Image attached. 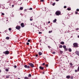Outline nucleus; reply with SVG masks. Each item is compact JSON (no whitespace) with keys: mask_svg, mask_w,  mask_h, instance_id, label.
Listing matches in <instances>:
<instances>
[{"mask_svg":"<svg viewBox=\"0 0 79 79\" xmlns=\"http://www.w3.org/2000/svg\"><path fill=\"white\" fill-rule=\"evenodd\" d=\"M35 56L36 57H37V56H38V55L37 54Z\"/></svg>","mask_w":79,"mask_h":79,"instance_id":"46","label":"nucleus"},{"mask_svg":"<svg viewBox=\"0 0 79 79\" xmlns=\"http://www.w3.org/2000/svg\"><path fill=\"white\" fill-rule=\"evenodd\" d=\"M52 54H55L56 53V52H54L52 53Z\"/></svg>","mask_w":79,"mask_h":79,"instance_id":"34","label":"nucleus"},{"mask_svg":"<svg viewBox=\"0 0 79 79\" xmlns=\"http://www.w3.org/2000/svg\"><path fill=\"white\" fill-rule=\"evenodd\" d=\"M64 49L65 51H68V48H66Z\"/></svg>","mask_w":79,"mask_h":79,"instance_id":"26","label":"nucleus"},{"mask_svg":"<svg viewBox=\"0 0 79 79\" xmlns=\"http://www.w3.org/2000/svg\"><path fill=\"white\" fill-rule=\"evenodd\" d=\"M76 11H79V9H77Z\"/></svg>","mask_w":79,"mask_h":79,"instance_id":"38","label":"nucleus"},{"mask_svg":"<svg viewBox=\"0 0 79 79\" xmlns=\"http://www.w3.org/2000/svg\"><path fill=\"white\" fill-rule=\"evenodd\" d=\"M6 71L7 72H8L9 71V70L8 69H6Z\"/></svg>","mask_w":79,"mask_h":79,"instance_id":"27","label":"nucleus"},{"mask_svg":"<svg viewBox=\"0 0 79 79\" xmlns=\"http://www.w3.org/2000/svg\"><path fill=\"white\" fill-rule=\"evenodd\" d=\"M5 32H6V30H5Z\"/></svg>","mask_w":79,"mask_h":79,"instance_id":"54","label":"nucleus"},{"mask_svg":"<svg viewBox=\"0 0 79 79\" xmlns=\"http://www.w3.org/2000/svg\"><path fill=\"white\" fill-rule=\"evenodd\" d=\"M77 37L78 38H79V35L77 36Z\"/></svg>","mask_w":79,"mask_h":79,"instance_id":"53","label":"nucleus"},{"mask_svg":"<svg viewBox=\"0 0 79 79\" xmlns=\"http://www.w3.org/2000/svg\"><path fill=\"white\" fill-rule=\"evenodd\" d=\"M61 14V12L58 11H57L56 12V14L57 15V16H59V15H60Z\"/></svg>","mask_w":79,"mask_h":79,"instance_id":"4","label":"nucleus"},{"mask_svg":"<svg viewBox=\"0 0 79 79\" xmlns=\"http://www.w3.org/2000/svg\"><path fill=\"white\" fill-rule=\"evenodd\" d=\"M70 65H71V66H72V65H73V64H72V63H70Z\"/></svg>","mask_w":79,"mask_h":79,"instance_id":"37","label":"nucleus"},{"mask_svg":"<svg viewBox=\"0 0 79 79\" xmlns=\"http://www.w3.org/2000/svg\"><path fill=\"white\" fill-rule=\"evenodd\" d=\"M73 47L74 48H77L78 47V44L77 43H75L73 44Z\"/></svg>","mask_w":79,"mask_h":79,"instance_id":"1","label":"nucleus"},{"mask_svg":"<svg viewBox=\"0 0 79 79\" xmlns=\"http://www.w3.org/2000/svg\"><path fill=\"white\" fill-rule=\"evenodd\" d=\"M32 75H31V74H30L28 75V77H31Z\"/></svg>","mask_w":79,"mask_h":79,"instance_id":"18","label":"nucleus"},{"mask_svg":"<svg viewBox=\"0 0 79 79\" xmlns=\"http://www.w3.org/2000/svg\"><path fill=\"white\" fill-rule=\"evenodd\" d=\"M64 8H66V6H64Z\"/></svg>","mask_w":79,"mask_h":79,"instance_id":"42","label":"nucleus"},{"mask_svg":"<svg viewBox=\"0 0 79 79\" xmlns=\"http://www.w3.org/2000/svg\"><path fill=\"white\" fill-rule=\"evenodd\" d=\"M62 47H63V46L62 45H60L59 46V48H62Z\"/></svg>","mask_w":79,"mask_h":79,"instance_id":"23","label":"nucleus"},{"mask_svg":"<svg viewBox=\"0 0 79 79\" xmlns=\"http://www.w3.org/2000/svg\"><path fill=\"white\" fill-rule=\"evenodd\" d=\"M1 15H3V16H4V15H5V14H4V13H2Z\"/></svg>","mask_w":79,"mask_h":79,"instance_id":"32","label":"nucleus"},{"mask_svg":"<svg viewBox=\"0 0 79 79\" xmlns=\"http://www.w3.org/2000/svg\"><path fill=\"white\" fill-rule=\"evenodd\" d=\"M60 54H62L63 53V52L62 51H60L59 52Z\"/></svg>","mask_w":79,"mask_h":79,"instance_id":"17","label":"nucleus"},{"mask_svg":"<svg viewBox=\"0 0 79 79\" xmlns=\"http://www.w3.org/2000/svg\"><path fill=\"white\" fill-rule=\"evenodd\" d=\"M70 79H73V77L72 76L70 77Z\"/></svg>","mask_w":79,"mask_h":79,"instance_id":"39","label":"nucleus"},{"mask_svg":"<svg viewBox=\"0 0 79 79\" xmlns=\"http://www.w3.org/2000/svg\"><path fill=\"white\" fill-rule=\"evenodd\" d=\"M15 28L16 29H18V30H19V29H21V26H16Z\"/></svg>","mask_w":79,"mask_h":79,"instance_id":"6","label":"nucleus"},{"mask_svg":"<svg viewBox=\"0 0 79 79\" xmlns=\"http://www.w3.org/2000/svg\"><path fill=\"white\" fill-rule=\"evenodd\" d=\"M75 53L76 54V55H78V56H79V52L77 51H76L75 52Z\"/></svg>","mask_w":79,"mask_h":79,"instance_id":"7","label":"nucleus"},{"mask_svg":"<svg viewBox=\"0 0 79 79\" xmlns=\"http://www.w3.org/2000/svg\"><path fill=\"white\" fill-rule=\"evenodd\" d=\"M27 42H31V40H28Z\"/></svg>","mask_w":79,"mask_h":79,"instance_id":"33","label":"nucleus"},{"mask_svg":"<svg viewBox=\"0 0 79 79\" xmlns=\"http://www.w3.org/2000/svg\"><path fill=\"white\" fill-rule=\"evenodd\" d=\"M31 25H32V23H31Z\"/></svg>","mask_w":79,"mask_h":79,"instance_id":"56","label":"nucleus"},{"mask_svg":"<svg viewBox=\"0 0 79 79\" xmlns=\"http://www.w3.org/2000/svg\"><path fill=\"white\" fill-rule=\"evenodd\" d=\"M45 63H43L42 64V65L43 66H44V65H45Z\"/></svg>","mask_w":79,"mask_h":79,"instance_id":"35","label":"nucleus"},{"mask_svg":"<svg viewBox=\"0 0 79 79\" xmlns=\"http://www.w3.org/2000/svg\"><path fill=\"white\" fill-rule=\"evenodd\" d=\"M3 53L4 54H5L6 55H8V54L10 53V52L8 51H6L5 52H3Z\"/></svg>","mask_w":79,"mask_h":79,"instance_id":"3","label":"nucleus"},{"mask_svg":"<svg viewBox=\"0 0 79 79\" xmlns=\"http://www.w3.org/2000/svg\"><path fill=\"white\" fill-rule=\"evenodd\" d=\"M6 39L7 40H8V39H10V37H6Z\"/></svg>","mask_w":79,"mask_h":79,"instance_id":"22","label":"nucleus"},{"mask_svg":"<svg viewBox=\"0 0 79 79\" xmlns=\"http://www.w3.org/2000/svg\"><path fill=\"white\" fill-rule=\"evenodd\" d=\"M69 52H71L72 51V50L71 48H69L68 49Z\"/></svg>","mask_w":79,"mask_h":79,"instance_id":"12","label":"nucleus"},{"mask_svg":"<svg viewBox=\"0 0 79 79\" xmlns=\"http://www.w3.org/2000/svg\"><path fill=\"white\" fill-rule=\"evenodd\" d=\"M20 10H23V7H20Z\"/></svg>","mask_w":79,"mask_h":79,"instance_id":"19","label":"nucleus"},{"mask_svg":"<svg viewBox=\"0 0 79 79\" xmlns=\"http://www.w3.org/2000/svg\"><path fill=\"white\" fill-rule=\"evenodd\" d=\"M20 25L22 27H24V23H22Z\"/></svg>","mask_w":79,"mask_h":79,"instance_id":"8","label":"nucleus"},{"mask_svg":"<svg viewBox=\"0 0 79 79\" xmlns=\"http://www.w3.org/2000/svg\"><path fill=\"white\" fill-rule=\"evenodd\" d=\"M77 31L79 30V28H77L76 29Z\"/></svg>","mask_w":79,"mask_h":79,"instance_id":"45","label":"nucleus"},{"mask_svg":"<svg viewBox=\"0 0 79 79\" xmlns=\"http://www.w3.org/2000/svg\"><path fill=\"white\" fill-rule=\"evenodd\" d=\"M63 47L64 49L65 48H66V45H64V46H63Z\"/></svg>","mask_w":79,"mask_h":79,"instance_id":"20","label":"nucleus"},{"mask_svg":"<svg viewBox=\"0 0 79 79\" xmlns=\"http://www.w3.org/2000/svg\"><path fill=\"white\" fill-rule=\"evenodd\" d=\"M27 45H29V43H27Z\"/></svg>","mask_w":79,"mask_h":79,"instance_id":"41","label":"nucleus"},{"mask_svg":"<svg viewBox=\"0 0 79 79\" xmlns=\"http://www.w3.org/2000/svg\"><path fill=\"white\" fill-rule=\"evenodd\" d=\"M67 10H68V11H70V10H71V9L70 8H68Z\"/></svg>","mask_w":79,"mask_h":79,"instance_id":"25","label":"nucleus"},{"mask_svg":"<svg viewBox=\"0 0 79 79\" xmlns=\"http://www.w3.org/2000/svg\"><path fill=\"white\" fill-rule=\"evenodd\" d=\"M24 79H29V78L27 77H25L24 78Z\"/></svg>","mask_w":79,"mask_h":79,"instance_id":"21","label":"nucleus"},{"mask_svg":"<svg viewBox=\"0 0 79 79\" xmlns=\"http://www.w3.org/2000/svg\"><path fill=\"white\" fill-rule=\"evenodd\" d=\"M24 67L25 68H27V69L30 68V66L28 65L27 66V65H25L24 66Z\"/></svg>","mask_w":79,"mask_h":79,"instance_id":"5","label":"nucleus"},{"mask_svg":"<svg viewBox=\"0 0 79 79\" xmlns=\"http://www.w3.org/2000/svg\"><path fill=\"white\" fill-rule=\"evenodd\" d=\"M45 66H46V67H48V64H46L45 65Z\"/></svg>","mask_w":79,"mask_h":79,"instance_id":"36","label":"nucleus"},{"mask_svg":"<svg viewBox=\"0 0 79 79\" xmlns=\"http://www.w3.org/2000/svg\"><path fill=\"white\" fill-rule=\"evenodd\" d=\"M48 32L49 33H52V30L51 31H49Z\"/></svg>","mask_w":79,"mask_h":79,"instance_id":"28","label":"nucleus"},{"mask_svg":"<svg viewBox=\"0 0 79 79\" xmlns=\"http://www.w3.org/2000/svg\"><path fill=\"white\" fill-rule=\"evenodd\" d=\"M29 10H32V8H30L29 9Z\"/></svg>","mask_w":79,"mask_h":79,"instance_id":"30","label":"nucleus"},{"mask_svg":"<svg viewBox=\"0 0 79 79\" xmlns=\"http://www.w3.org/2000/svg\"><path fill=\"white\" fill-rule=\"evenodd\" d=\"M43 74H44V72L43 73Z\"/></svg>","mask_w":79,"mask_h":79,"instance_id":"57","label":"nucleus"},{"mask_svg":"<svg viewBox=\"0 0 79 79\" xmlns=\"http://www.w3.org/2000/svg\"><path fill=\"white\" fill-rule=\"evenodd\" d=\"M60 0H56V2H58Z\"/></svg>","mask_w":79,"mask_h":79,"instance_id":"50","label":"nucleus"},{"mask_svg":"<svg viewBox=\"0 0 79 79\" xmlns=\"http://www.w3.org/2000/svg\"><path fill=\"white\" fill-rule=\"evenodd\" d=\"M8 29L9 31H11V28H9Z\"/></svg>","mask_w":79,"mask_h":79,"instance_id":"31","label":"nucleus"},{"mask_svg":"<svg viewBox=\"0 0 79 79\" xmlns=\"http://www.w3.org/2000/svg\"><path fill=\"white\" fill-rule=\"evenodd\" d=\"M48 47L49 48H51V47H50V46H48Z\"/></svg>","mask_w":79,"mask_h":79,"instance_id":"51","label":"nucleus"},{"mask_svg":"<svg viewBox=\"0 0 79 79\" xmlns=\"http://www.w3.org/2000/svg\"><path fill=\"white\" fill-rule=\"evenodd\" d=\"M33 17L32 16L31 17V18L30 19V21H32L33 20V18H32Z\"/></svg>","mask_w":79,"mask_h":79,"instance_id":"16","label":"nucleus"},{"mask_svg":"<svg viewBox=\"0 0 79 79\" xmlns=\"http://www.w3.org/2000/svg\"><path fill=\"white\" fill-rule=\"evenodd\" d=\"M77 13H78L76 11L75 12V14H77Z\"/></svg>","mask_w":79,"mask_h":79,"instance_id":"47","label":"nucleus"},{"mask_svg":"<svg viewBox=\"0 0 79 79\" xmlns=\"http://www.w3.org/2000/svg\"><path fill=\"white\" fill-rule=\"evenodd\" d=\"M39 34H42V32H39Z\"/></svg>","mask_w":79,"mask_h":79,"instance_id":"44","label":"nucleus"},{"mask_svg":"<svg viewBox=\"0 0 79 79\" xmlns=\"http://www.w3.org/2000/svg\"><path fill=\"white\" fill-rule=\"evenodd\" d=\"M24 11H26V9Z\"/></svg>","mask_w":79,"mask_h":79,"instance_id":"55","label":"nucleus"},{"mask_svg":"<svg viewBox=\"0 0 79 79\" xmlns=\"http://www.w3.org/2000/svg\"><path fill=\"white\" fill-rule=\"evenodd\" d=\"M28 64L31 67V68H34V64L31 63H28Z\"/></svg>","mask_w":79,"mask_h":79,"instance_id":"2","label":"nucleus"},{"mask_svg":"<svg viewBox=\"0 0 79 79\" xmlns=\"http://www.w3.org/2000/svg\"><path fill=\"white\" fill-rule=\"evenodd\" d=\"M43 53L41 52H38V54L40 56H41V55H42Z\"/></svg>","mask_w":79,"mask_h":79,"instance_id":"10","label":"nucleus"},{"mask_svg":"<svg viewBox=\"0 0 79 79\" xmlns=\"http://www.w3.org/2000/svg\"><path fill=\"white\" fill-rule=\"evenodd\" d=\"M55 3H54L52 4L53 6H55Z\"/></svg>","mask_w":79,"mask_h":79,"instance_id":"29","label":"nucleus"},{"mask_svg":"<svg viewBox=\"0 0 79 79\" xmlns=\"http://www.w3.org/2000/svg\"><path fill=\"white\" fill-rule=\"evenodd\" d=\"M39 68H40V69H41V70H43V69H44V67H41V66H40Z\"/></svg>","mask_w":79,"mask_h":79,"instance_id":"9","label":"nucleus"},{"mask_svg":"<svg viewBox=\"0 0 79 79\" xmlns=\"http://www.w3.org/2000/svg\"><path fill=\"white\" fill-rule=\"evenodd\" d=\"M12 7H14V6H14V5H12Z\"/></svg>","mask_w":79,"mask_h":79,"instance_id":"49","label":"nucleus"},{"mask_svg":"<svg viewBox=\"0 0 79 79\" xmlns=\"http://www.w3.org/2000/svg\"><path fill=\"white\" fill-rule=\"evenodd\" d=\"M78 71H79V70H78V69L75 70V73H77V72H78Z\"/></svg>","mask_w":79,"mask_h":79,"instance_id":"24","label":"nucleus"},{"mask_svg":"<svg viewBox=\"0 0 79 79\" xmlns=\"http://www.w3.org/2000/svg\"><path fill=\"white\" fill-rule=\"evenodd\" d=\"M60 44H62V45H64V42L62 41L60 43Z\"/></svg>","mask_w":79,"mask_h":79,"instance_id":"13","label":"nucleus"},{"mask_svg":"<svg viewBox=\"0 0 79 79\" xmlns=\"http://www.w3.org/2000/svg\"><path fill=\"white\" fill-rule=\"evenodd\" d=\"M50 21H49V22H48V24H50Z\"/></svg>","mask_w":79,"mask_h":79,"instance_id":"48","label":"nucleus"},{"mask_svg":"<svg viewBox=\"0 0 79 79\" xmlns=\"http://www.w3.org/2000/svg\"><path fill=\"white\" fill-rule=\"evenodd\" d=\"M70 76L69 75L66 76V77L67 78V79H69L70 78Z\"/></svg>","mask_w":79,"mask_h":79,"instance_id":"11","label":"nucleus"},{"mask_svg":"<svg viewBox=\"0 0 79 79\" xmlns=\"http://www.w3.org/2000/svg\"><path fill=\"white\" fill-rule=\"evenodd\" d=\"M9 76H10V75H6V78L7 79L9 78Z\"/></svg>","mask_w":79,"mask_h":79,"instance_id":"15","label":"nucleus"},{"mask_svg":"<svg viewBox=\"0 0 79 79\" xmlns=\"http://www.w3.org/2000/svg\"><path fill=\"white\" fill-rule=\"evenodd\" d=\"M41 2H43L44 1V0H40Z\"/></svg>","mask_w":79,"mask_h":79,"instance_id":"43","label":"nucleus"},{"mask_svg":"<svg viewBox=\"0 0 79 79\" xmlns=\"http://www.w3.org/2000/svg\"><path fill=\"white\" fill-rule=\"evenodd\" d=\"M14 68H17V66H16V65H15L14 66Z\"/></svg>","mask_w":79,"mask_h":79,"instance_id":"40","label":"nucleus"},{"mask_svg":"<svg viewBox=\"0 0 79 79\" xmlns=\"http://www.w3.org/2000/svg\"><path fill=\"white\" fill-rule=\"evenodd\" d=\"M2 72V70L0 69V73Z\"/></svg>","mask_w":79,"mask_h":79,"instance_id":"52","label":"nucleus"},{"mask_svg":"<svg viewBox=\"0 0 79 79\" xmlns=\"http://www.w3.org/2000/svg\"><path fill=\"white\" fill-rule=\"evenodd\" d=\"M56 19H55L53 21V22L54 23H56Z\"/></svg>","mask_w":79,"mask_h":79,"instance_id":"14","label":"nucleus"},{"mask_svg":"<svg viewBox=\"0 0 79 79\" xmlns=\"http://www.w3.org/2000/svg\"><path fill=\"white\" fill-rule=\"evenodd\" d=\"M10 1H11V0H10Z\"/></svg>","mask_w":79,"mask_h":79,"instance_id":"58","label":"nucleus"}]
</instances>
